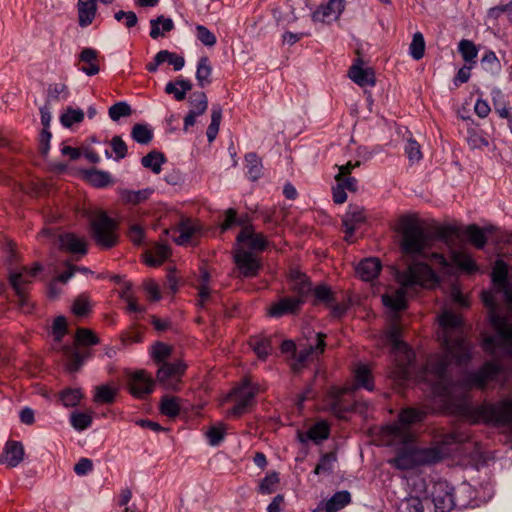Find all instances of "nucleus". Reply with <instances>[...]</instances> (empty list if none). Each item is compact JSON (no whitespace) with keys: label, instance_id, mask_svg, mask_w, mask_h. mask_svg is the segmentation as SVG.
<instances>
[{"label":"nucleus","instance_id":"nucleus-45","mask_svg":"<svg viewBox=\"0 0 512 512\" xmlns=\"http://www.w3.org/2000/svg\"><path fill=\"white\" fill-rule=\"evenodd\" d=\"M458 50L466 63L470 65L475 63L478 50L472 41L465 39L461 40L458 45Z\"/></svg>","mask_w":512,"mask_h":512},{"label":"nucleus","instance_id":"nucleus-24","mask_svg":"<svg viewBox=\"0 0 512 512\" xmlns=\"http://www.w3.org/2000/svg\"><path fill=\"white\" fill-rule=\"evenodd\" d=\"M97 4L95 0H78L77 15L78 24L84 28L91 25L96 17Z\"/></svg>","mask_w":512,"mask_h":512},{"label":"nucleus","instance_id":"nucleus-63","mask_svg":"<svg viewBox=\"0 0 512 512\" xmlns=\"http://www.w3.org/2000/svg\"><path fill=\"white\" fill-rule=\"evenodd\" d=\"M279 482L278 474L272 472L262 479L259 484V492L262 494H271L276 490Z\"/></svg>","mask_w":512,"mask_h":512},{"label":"nucleus","instance_id":"nucleus-20","mask_svg":"<svg viewBox=\"0 0 512 512\" xmlns=\"http://www.w3.org/2000/svg\"><path fill=\"white\" fill-rule=\"evenodd\" d=\"M267 244L268 241L262 233L255 232L252 226H244L237 236L235 247L244 246L252 251H262Z\"/></svg>","mask_w":512,"mask_h":512},{"label":"nucleus","instance_id":"nucleus-3","mask_svg":"<svg viewBox=\"0 0 512 512\" xmlns=\"http://www.w3.org/2000/svg\"><path fill=\"white\" fill-rule=\"evenodd\" d=\"M398 232L401 234V248L404 253L419 255L439 265L442 272L452 273V265L439 253L426 255L424 252L430 246V237L425 233L421 222L415 216H404L399 221Z\"/></svg>","mask_w":512,"mask_h":512},{"label":"nucleus","instance_id":"nucleus-36","mask_svg":"<svg viewBox=\"0 0 512 512\" xmlns=\"http://www.w3.org/2000/svg\"><path fill=\"white\" fill-rule=\"evenodd\" d=\"M80 60L87 63V66L82 67L83 71L88 76L96 75L99 72V66L96 64L97 51L92 48H85L80 53Z\"/></svg>","mask_w":512,"mask_h":512},{"label":"nucleus","instance_id":"nucleus-60","mask_svg":"<svg viewBox=\"0 0 512 512\" xmlns=\"http://www.w3.org/2000/svg\"><path fill=\"white\" fill-rule=\"evenodd\" d=\"M160 409H161L162 414H164L166 416L174 417V416L178 415V413L180 411L178 399L175 397H169V396L163 397V399L161 401Z\"/></svg>","mask_w":512,"mask_h":512},{"label":"nucleus","instance_id":"nucleus-19","mask_svg":"<svg viewBox=\"0 0 512 512\" xmlns=\"http://www.w3.org/2000/svg\"><path fill=\"white\" fill-rule=\"evenodd\" d=\"M350 390L351 389L349 387L331 388L325 398V408L338 418H344V415L349 410L350 405L346 403L343 396Z\"/></svg>","mask_w":512,"mask_h":512},{"label":"nucleus","instance_id":"nucleus-44","mask_svg":"<svg viewBox=\"0 0 512 512\" xmlns=\"http://www.w3.org/2000/svg\"><path fill=\"white\" fill-rule=\"evenodd\" d=\"M70 423L75 430L83 431L92 424V412H73Z\"/></svg>","mask_w":512,"mask_h":512},{"label":"nucleus","instance_id":"nucleus-11","mask_svg":"<svg viewBox=\"0 0 512 512\" xmlns=\"http://www.w3.org/2000/svg\"><path fill=\"white\" fill-rule=\"evenodd\" d=\"M186 366L182 362H164L156 373L157 382L168 390L177 389Z\"/></svg>","mask_w":512,"mask_h":512},{"label":"nucleus","instance_id":"nucleus-28","mask_svg":"<svg viewBox=\"0 0 512 512\" xmlns=\"http://www.w3.org/2000/svg\"><path fill=\"white\" fill-rule=\"evenodd\" d=\"M178 236L174 237V241L178 245L188 244L199 232L200 226L192 220H184L177 227Z\"/></svg>","mask_w":512,"mask_h":512},{"label":"nucleus","instance_id":"nucleus-46","mask_svg":"<svg viewBox=\"0 0 512 512\" xmlns=\"http://www.w3.org/2000/svg\"><path fill=\"white\" fill-rule=\"evenodd\" d=\"M141 162L145 168H149L154 173L158 174L161 171L162 164L165 162V158L162 153L154 151L144 156Z\"/></svg>","mask_w":512,"mask_h":512},{"label":"nucleus","instance_id":"nucleus-31","mask_svg":"<svg viewBox=\"0 0 512 512\" xmlns=\"http://www.w3.org/2000/svg\"><path fill=\"white\" fill-rule=\"evenodd\" d=\"M351 502V495L348 491H338L327 501L323 502V509L326 512H337Z\"/></svg>","mask_w":512,"mask_h":512},{"label":"nucleus","instance_id":"nucleus-40","mask_svg":"<svg viewBox=\"0 0 512 512\" xmlns=\"http://www.w3.org/2000/svg\"><path fill=\"white\" fill-rule=\"evenodd\" d=\"M84 111L82 109H74L68 107L60 116V122L65 128H70L75 123H80L84 119Z\"/></svg>","mask_w":512,"mask_h":512},{"label":"nucleus","instance_id":"nucleus-27","mask_svg":"<svg viewBox=\"0 0 512 512\" xmlns=\"http://www.w3.org/2000/svg\"><path fill=\"white\" fill-rule=\"evenodd\" d=\"M60 248L71 253L86 254V242L84 238L73 233H65L59 236Z\"/></svg>","mask_w":512,"mask_h":512},{"label":"nucleus","instance_id":"nucleus-43","mask_svg":"<svg viewBox=\"0 0 512 512\" xmlns=\"http://www.w3.org/2000/svg\"><path fill=\"white\" fill-rule=\"evenodd\" d=\"M190 110L189 112L200 116L204 114L208 107V100L203 92H195L190 99Z\"/></svg>","mask_w":512,"mask_h":512},{"label":"nucleus","instance_id":"nucleus-41","mask_svg":"<svg viewBox=\"0 0 512 512\" xmlns=\"http://www.w3.org/2000/svg\"><path fill=\"white\" fill-rule=\"evenodd\" d=\"M222 119V108L219 105H214L211 111V123L207 129V139L213 142L218 134L220 123Z\"/></svg>","mask_w":512,"mask_h":512},{"label":"nucleus","instance_id":"nucleus-10","mask_svg":"<svg viewBox=\"0 0 512 512\" xmlns=\"http://www.w3.org/2000/svg\"><path fill=\"white\" fill-rule=\"evenodd\" d=\"M386 341L391 344L393 352L396 354L400 366V373L405 378L408 374L406 365L413 360L414 354L408 348L405 342L401 340V328L398 325H391L386 333Z\"/></svg>","mask_w":512,"mask_h":512},{"label":"nucleus","instance_id":"nucleus-37","mask_svg":"<svg viewBox=\"0 0 512 512\" xmlns=\"http://www.w3.org/2000/svg\"><path fill=\"white\" fill-rule=\"evenodd\" d=\"M452 262L461 270L472 273L477 270V266L472 257L463 251H451Z\"/></svg>","mask_w":512,"mask_h":512},{"label":"nucleus","instance_id":"nucleus-34","mask_svg":"<svg viewBox=\"0 0 512 512\" xmlns=\"http://www.w3.org/2000/svg\"><path fill=\"white\" fill-rule=\"evenodd\" d=\"M150 26L151 38L157 39L159 36H163L166 32L171 31L174 28V23L171 18L159 16L156 19L150 20Z\"/></svg>","mask_w":512,"mask_h":512},{"label":"nucleus","instance_id":"nucleus-21","mask_svg":"<svg viewBox=\"0 0 512 512\" xmlns=\"http://www.w3.org/2000/svg\"><path fill=\"white\" fill-rule=\"evenodd\" d=\"M344 8L345 0H330L314 11L312 18L314 21L330 23L341 16Z\"/></svg>","mask_w":512,"mask_h":512},{"label":"nucleus","instance_id":"nucleus-32","mask_svg":"<svg viewBox=\"0 0 512 512\" xmlns=\"http://www.w3.org/2000/svg\"><path fill=\"white\" fill-rule=\"evenodd\" d=\"M152 194V190L149 188L142 190H129V189H121L119 191L120 199L125 204L137 205L145 200H147Z\"/></svg>","mask_w":512,"mask_h":512},{"label":"nucleus","instance_id":"nucleus-4","mask_svg":"<svg viewBox=\"0 0 512 512\" xmlns=\"http://www.w3.org/2000/svg\"><path fill=\"white\" fill-rule=\"evenodd\" d=\"M482 300L489 308V320L496 331V335L486 337L483 340V349L493 355L504 353L512 355V323L506 317L498 314L495 295L492 291H484Z\"/></svg>","mask_w":512,"mask_h":512},{"label":"nucleus","instance_id":"nucleus-33","mask_svg":"<svg viewBox=\"0 0 512 512\" xmlns=\"http://www.w3.org/2000/svg\"><path fill=\"white\" fill-rule=\"evenodd\" d=\"M212 66L208 57H201L197 64L196 80L201 88L211 83Z\"/></svg>","mask_w":512,"mask_h":512},{"label":"nucleus","instance_id":"nucleus-38","mask_svg":"<svg viewBox=\"0 0 512 512\" xmlns=\"http://www.w3.org/2000/svg\"><path fill=\"white\" fill-rule=\"evenodd\" d=\"M94 391V402L103 404L112 403L118 390L113 385L105 384L96 386Z\"/></svg>","mask_w":512,"mask_h":512},{"label":"nucleus","instance_id":"nucleus-56","mask_svg":"<svg viewBox=\"0 0 512 512\" xmlns=\"http://www.w3.org/2000/svg\"><path fill=\"white\" fill-rule=\"evenodd\" d=\"M86 177L96 187H105L111 183L110 174L105 171L91 170L87 172Z\"/></svg>","mask_w":512,"mask_h":512},{"label":"nucleus","instance_id":"nucleus-55","mask_svg":"<svg viewBox=\"0 0 512 512\" xmlns=\"http://www.w3.org/2000/svg\"><path fill=\"white\" fill-rule=\"evenodd\" d=\"M158 54L162 64L168 62L170 65L173 66L175 71L181 70L185 65L184 57L176 53L170 52L168 50H161L158 52Z\"/></svg>","mask_w":512,"mask_h":512},{"label":"nucleus","instance_id":"nucleus-30","mask_svg":"<svg viewBox=\"0 0 512 512\" xmlns=\"http://www.w3.org/2000/svg\"><path fill=\"white\" fill-rule=\"evenodd\" d=\"M289 277L291 289L298 293L300 298L312 293L311 283L305 274L298 270H291Z\"/></svg>","mask_w":512,"mask_h":512},{"label":"nucleus","instance_id":"nucleus-9","mask_svg":"<svg viewBox=\"0 0 512 512\" xmlns=\"http://www.w3.org/2000/svg\"><path fill=\"white\" fill-rule=\"evenodd\" d=\"M424 415V412L414 408L405 409L400 413L399 419L396 423L388 425L385 428V433L387 436L401 439L403 441L407 439H414V436L410 433L408 426L422 421Z\"/></svg>","mask_w":512,"mask_h":512},{"label":"nucleus","instance_id":"nucleus-54","mask_svg":"<svg viewBox=\"0 0 512 512\" xmlns=\"http://www.w3.org/2000/svg\"><path fill=\"white\" fill-rule=\"evenodd\" d=\"M410 55L415 60H420L424 56L425 52V41L422 33L416 32L413 35L412 42L409 47Z\"/></svg>","mask_w":512,"mask_h":512},{"label":"nucleus","instance_id":"nucleus-26","mask_svg":"<svg viewBox=\"0 0 512 512\" xmlns=\"http://www.w3.org/2000/svg\"><path fill=\"white\" fill-rule=\"evenodd\" d=\"M499 367L494 363H486L479 372L472 375L468 380L469 386L483 388L498 373Z\"/></svg>","mask_w":512,"mask_h":512},{"label":"nucleus","instance_id":"nucleus-62","mask_svg":"<svg viewBox=\"0 0 512 512\" xmlns=\"http://www.w3.org/2000/svg\"><path fill=\"white\" fill-rule=\"evenodd\" d=\"M312 293L315 295L317 301L325 303L327 306H331L335 300L334 294L326 285H319L314 289L312 288Z\"/></svg>","mask_w":512,"mask_h":512},{"label":"nucleus","instance_id":"nucleus-61","mask_svg":"<svg viewBox=\"0 0 512 512\" xmlns=\"http://www.w3.org/2000/svg\"><path fill=\"white\" fill-rule=\"evenodd\" d=\"M131 113V107L126 102H117L109 108V116L113 121H118L122 117H128Z\"/></svg>","mask_w":512,"mask_h":512},{"label":"nucleus","instance_id":"nucleus-22","mask_svg":"<svg viewBox=\"0 0 512 512\" xmlns=\"http://www.w3.org/2000/svg\"><path fill=\"white\" fill-rule=\"evenodd\" d=\"M24 447L18 441L6 443L3 453L0 456V463L6 464L9 468L18 466L24 459Z\"/></svg>","mask_w":512,"mask_h":512},{"label":"nucleus","instance_id":"nucleus-52","mask_svg":"<svg viewBox=\"0 0 512 512\" xmlns=\"http://www.w3.org/2000/svg\"><path fill=\"white\" fill-rule=\"evenodd\" d=\"M398 512H424V505L419 497L410 496L400 502Z\"/></svg>","mask_w":512,"mask_h":512},{"label":"nucleus","instance_id":"nucleus-53","mask_svg":"<svg viewBox=\"0 0 512 512\" xmlns=\"http://www.w3.org/2000/svg\"><path fill=\"white\" fill-rule=\"evenodd\" d=\"M171 352V346L162 342H157L151 347V357L157 363L163 364L170 357Z\"/></svg>","mask_w":512,"mask_h":512},{"label":"nucleus","instance_id":"nucleus-17","mask_svg":"<svg viewBox=\"0 0 512 512\" xmlns=\"http://www.w3.org/2000/svg\"><path fill=\"white\" fill-rule=\"evenodd\" d=\"M454 441L453 436H447L441 444H436L431 447L418 448V457L420 458L421 465L433 464L441 461L451 453L448 445Z\"/></svg>","mask_w":512,"mask_h":512},{"label":"nucleus","instance_id":"nucleus-58","mask_svg":"<svg viewBox=\"0 0 512 512\" xmlns=\"http://www.w3.org/2000/svg\"><path fill=\"white\" fill-rule=\"evenodd\" d=\"M466 139L471 149H483L489 144L488 140L474 128L468 129V135Z\"/></svg>","mask_w":512,"mask_h":512},{"label":"nucleus","instance_id":"nucleus-8","mask_svg":"<svg viewBox=\"0 0 512 512\" xmlns=\"http://www.w3.org/2000/svg\"><path fill=\"white\" fill-rule=\"evenodd\" d=\"M391 444L399 445L397 449V456L389 460V463L394 465L400 470L413 469L421 465L420 458L418 457L417 447L414 444V439H407L405 441L391 437Z\"/></svg>","mask_w":512,"mask_h":512},{"label":"nucleus","instance_id":"nucleus-57","mask_svg":"<svg viewBox=\"0 0 512 512\" xmlns=\"http://www.w3.org/2000/svg\"><path fill=\"white\" fill-rule=\"evenodd\" d=\"M470 242L477 248H483L486 244V237L482 229L476 225H469L465 230Z\"/></svg>","mask_w":512,"mask_h":512},{"label":"nucleus","instance_id":"nucleus-29","mask_svg":"<svg viewBox=\"0 0 512 512\" xmlns=\"http://www.w3.org/2000/svg\"><path fill=\"white\" fill-rule=\"evenodd\" d=\"M381 267L379 259L367 258L357 265L356 272L362 280L371 281L379 275Z\"/></svg>","mask_w":512,"mask_h":512},{"label":"nucleus","instance_id":"nucleus-64","mask_svg":"<svg viewBox=\"0 0 512 512\" xmlns=\"http://www.w3.org/2000/svg\"><path fill=\"white\" fill-rule=\"evenodd\" d=\"M196 36L203 45L208 47H213L217 42L216 36L203 25L196 26Z\"/></svg>","mask_w":512,"mask_h":512},{"label":"nucleus","instance_id":"nucleus-49","mask_svg":"<svg viewBox=\"0 0 512 512\" xmlns=\"http://www.w3.org/2000/svg\"><path fill=\"white\" fill-rule=\"evenodd\" d=\"M355 378L357 385L369 391L373 390V383L371 380V372L366 365H358L355 370Z\"/></svg>","mask_w":512,"mask_h":512},{"label":"nucleus","instance_id":"nucleus-51","mask_svg":"<svg viewBox=\"0 0 512 512\" xmlns=\"http://www.w3.org/2000/svg\"><path fill=\"white\" fill-rule=\"evenodd\" d=\"M247 174L253 181L257 180L261 174V162L256 154L249 153L245 156Z\"/></svg>","mask_w":512,"mask_h":512},{"label":"nucleus","instance_id":"nucleus-50","mask_svg":"<svg viewBox=\"0 0 512 512\" xmlns=\"http://www.w3.org/2000/svg\"><path fill=\"white\" fill-rule=\"evenodd\" d=\"M82 397L83 394L80 389L68 388L60 393V400L65 407L77 406L80 403Z\"/></svg>","mask_w":512,"mask_h":512},{"label":"nucleus","instance_id":"nucleus-14","mask_svg":"<svg viewBox=\"0 0 512 512\" xmlns=\"http://www.w3.org/2000/svg\"><path fill=\"white\" fill-rule=\"evenodd\" d=\"M42 267L38 263H35L33 268H23L20 272H10L9 281L16 294L19 297L20 303L23 306L25 304V289L26 285L30 284L33 278L41 271Z\"/></svg>","mask_w":512,"mask_h":512},{"label":"nucleus","instance_id":"nucleus-18","mask_svg":"<svg viewBox=\"0 0 512 512\" xmlns=\"http://www.w3.org/2000/svg\"><path fill=\"white\" fill-rule=\"evenodd\" d=\"M366 221L365 210L362 206L350 204L342 217V225L345 229V240L352 241L356 229Z\"/></svg>","mask_w":512,"mask_h":512},{"label":"nucleus","instance_id":"nucleus-35","mask_svg":"<svg viewBox=\"0 0 512 512\" xmlns=\"http://www.w3.org/2000/svg\"><path fill=\"white\" fill-rule=\"evenodd\" d=\"M191 89V82L185 79H180L175 82H168L165 86V92L167 94H173L177 101L185 99L186 93Z\"/></svg>","mask_w":512,"mask_h":512},{"label":"nucleus","instance_id":"nucleus-13","mask_svg":"<svg viewBox=\"0 0 512 512\" xmlns=\"http://www.w3.org/2000/svg\"><path fill=\"white\" fill-rule=\"evenodd\" d=\"M324 338L325 334L316 333L314 337L308 339V344L295 355V361L291 364L294 371L299 370L307 360L323 353L325 348Z\"/></svg>","mask_w":512,"mask_h":512},{"label":"nucleus","instance_id":"nucleus-47","mask_svg":"<svg viewBox=\"0 0 512 512\" xmlns=\"http://www.w3.org/2000/svg\"><path fill=\"white\" fill-rule=\"evenodd\" d=\"M508 276V267L507 265L501 261H496L493 271H492V280L493 283L500 288H505L507 283Z\"/></svg>","mask_w":512,"mask_h":512},{"label":"nucleus","instance_id":"nucleus-23","mask_svg":"<svg viewBox=\"0 0 512 512\" xmlns=\"http://www.w3.org/2000/svg\"><path fill=\"white\" fill-rule=\"evenodd\" d=\"M348 75L360 87H373L376 83L374 71L371 68H364L361 64L351 66Z\"/></svg>","mask_w":512,"mask_h":512},{"label":"nucleus","instance_id":"nucleus-2","mask_svg":"<svg viewBox=\"0 0 512 512\" xmlns=\"http://www.w3.org/2000/svg\"><path fill=\"white\" fill-rule=\"evenodd\" d=\"M400 288L393 294L382 296L383 304L393 311L406 308L405 295L415 287L433 288L439 283L436 273L425 263L413 262L407 269L396 273Z\"/></svg>","mask_w":512,"mask_h":512},{"label":"nucleus","instance_id":"nucleus-25","mask_svg":"<svg viewBox=\"0 0 512 512\" xmlns=\"http://www.w3.org/2000/svg\"><path fill=\"white\" fill-rule=\"evenodd\" d=\"M302 303L303 299L300 297L283 298L278 303L272 305L268 313L273 317H281L288 313H294Z\"/></svg>","mask_w":512,"mask_h":512},{"label":"nucleus","instance_id":"nucleus-42","mask_svg":"<svg viewBox=\"0 0 512 512\" xmlns=\"http://www.w3.org/2000/svg\"><path fill=\"white\" fill-rule=\"evenodd\" d=\"M131 136L137 143L146 145L151 141L153 131L149 125L138 123L133 126Z\"/></svg>","mask_w":512,"mask_h":512},{"label":"nucleus","instance_id":"nucleus-59","mask_svg":"<svg viewBox=\"0 0 512 512\" xmlns=\"http://www.w3.org/2000/svg\"><path fill=\"white\" fill-rule=\"evenodd\" d=\"M91 311V302L87 295H79L73 302L72 312L77 316H85Z\"/></svg>","mask_w":512,"mask_h":512},{"label":"nucleus","instance_id":"nucleus-1","mask_svg":"<svg viewBox=\"0 0 512 512\" xmlns=\"http://www.w3.org/2000/svg\"><path fill=\"white\" fill-rule=\"evenodd\" d=\"M438 321L441 328L439 338L443 341L447 354L441 358L430 359L422 379L432 386L435 395L448 397L451 387L446 376V368L451 359H455L459 364L468 360L470 345L459 335L462 321L458 315L445 310L438 317Z\"/></svg>","mask_w":512,"mask_h":512},{"label":"nucleus","instance_id":"nucleus-16","mask_svg":"<svg viewBox=\"0 0 512 512\" xmlns=\"http://www.w3.org/2000/svg\"><path fill=\"white\" fill-rule=\"evenodd\" d=\"M155 382L144 370L135 371L129 374L128 388L130 393L137 398H143L154 389Z\"/></svg>","mask_w":512,"mask_h":512},{"label":"nucleus","instance_id":"nucleus-15","mask_svg":"<svg viewBox=\"0 0 512 512\" xmlns=\"http://www.w3.org/2000/svg\"><path fill=\"white\" fill-rule=\"evenodd\" d=\"M234 261L244 277H254L257 275L260 262L255 254L245 249L244 246L235 247Z\"/></svg>","mask_w":512,"mask_h":512},{"label":"nucleus","instance_id":"nucleus-48","mask_svg":"<svg viewBox=\"0 0 512 512\" xmlns=\"http://www.w3.org/2000/svg\"><path fill=\"white\" fill-rule=\"evenodd\" d=\"M225 432L226 425L217 423L209 427L205 434L211 446H218L223 441Z\"/></svg>","mask_w":512,"mask_h":512},{"label":"nucleus","instance_id":"nucleus-5","mask_svg":"<svg viewBox=\"0 0 512 512\" xmlns=\"http://www.w3.org/2000/svg\"><path fill=\"white\" fill-rule=\"evenodd\" d=\"M259 392L257 385L252 384L248 379L228 393L222 403L233 401L234 406L227 411V417H238L242 415L246 409L252 405L255 395Z\"/></svg>","mask_w":512,"mask_h":512},{"label":"nucleus","instance_id":"nucleus-39","mask_svg":"<svg viewBox=\"0 0 512 512\" xmlns=\"http://www.w3.org/2000/svg\"><path fill=\"white\" fill-rule=\"evenodd\" d=\"M250 346L259 359L265 360L272 350L270 339L266 337H253Z\"/></svg>","mask_w":512,"mask_h":512},{"label":"nucleus","instance_id":"nucleus-7","mask_svg":"<svg viewBox=\"0 0 512 512\" xmlns=\"http://www.w3.org/2000/svg\"><path fill=\"white\" fill-rule=\"evenodd\" d=\"M477 420L493 424L512 422V398L495 404H484L477 408Z\"/></svg>","mask_w":512,"mask_h":512},{"label":"nucleus","instance_id":"nucleus-12","mask_svg":"<svg viewBox=\"0 0 512 512\" xmlns=\"http://www.w3.org/2000/svg\"><path fill=\"white\" fill-rule=\"evenodd\" d=\"M431 497L438 512H449L455 506L453 488L446 481L433 484Z\"/></svg>","mask_w":512,"mask_h":512},{"label":"nucleus","instance_id":"nucleus-6","mask_svg":"<svg viewBox=\"0 0 512 512\" xmlns=\"http://www.w3.org/2000/svg\"><path fill=\"white\" fill-rule=\"evenodd\" d=\"M117 225L104 212H98L91 219L92 236L98 246L104 249L113 247L117 242Z\"/></svg>","mask_w":512,"mask_h":512}]
</instances>
